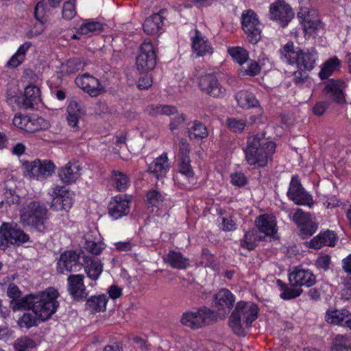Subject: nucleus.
I'll list each match as a JSON object with an SVG mask.
<instances>
[{
  "label": "nucleus",
  "instance_id": "56",
  "mask_svg": "<svg viewBox=\"0 0 351 351\" xmlns=\"http://www.w3.org/2000/svg\"><path fill=\"white\" fill-rule=\"evenodd\" d=\"M23 77L25 81L28 82V84H27L25 88H38L36 84L38 80V76L34 71L29 69H25L23 72Z\"/></svg>",
  "mask_w": 351,
  "mask_h": 351
},
{
  "label": "nucleus",
  "instance_id": "3",
  "mask_svg": "<svg viewBox=\"0 0 351 351\" xmlns=\"http://www.w3.org/2000/svg\"><path fill=\"white\" fill-rule=\"evenodd\" d=\"M49 212L44 203L32 201L20 210L21 223L24 227H29L43 232L47 228Z\"/></svg>",
  "mask_w": 351,
  "mask_h": 351
},
{
  "label": "nucleus",
  "instance_id": "8",
  "mask_svg": "<svg viewBox=\"0 0 351 351\" xmlns=\"http://www.w3.org/2000/svg\"><path fill=\"white\" fill-rule=\"evenodd\" d=\"M39 95L40 89H9L7 101L13 108H31L39 100Z\"/></svg>",
  "mask_w": 351,
  "mask_h": 351
},
{
  "label": "nucleus",
  "instance_id": "4",
  "mask_svg": "<svg viewBox=\"0 0 351 351\" xmlns=\"http://www.w3.org/2000/svg\"><path fill=\"white\" fill-rule=\"evenodd\" d=\"M258 306L243 301L237 303L234 310L229 317V326L238 336H245V327H250L257 318Z\"/></svg>",
  "mask_w": 351,
  "mask_h": 351
},
{
  "label": "nucleus",
  "instance_id": "24",
  "mask_svg": "<svg viewBox=\"0 0 351 351\" xmlns=\"http://www.w3.org/2000/svg\"><path fill=\"white\" fill-rule=\"evenodd\" d=\"M235 302V298L230 291L221 289L215 295L214 304L218 311L230 312Z\"/></svg>",
  "mask_w": 351,
  "mask_h": 351
},
{
  "label": "nucleus",
  "instance_id": "1",
  "mask_svg": "<svg viewBox=\"0 0 351 351\" xmlns=\"http://www.w3.org/2000/svg\"><path fill=\"white\" fill-rule=\"evenodd\" d=\"M282 61L290 65H295L298 71L294 73V81L296 84L304 81L302 71L313 70L318 60V52L315 47L302 49L296 47L291 41L287 42L279 50Z\"/></svg>",
  "mask_w": 351,
  "mask_h": 351
},
{
  "label": "nucleus",
  "instance_id": "28",
  "mask_svg": "<svg viewBox=\"0 0 351 351\" xmlns=\"http://www.w3.org/2000/svg\"><path fill=\"white\" fill-rule=\"evenodd\" d=\"M80 21L81 23H77L74 27L76 33L80 35L99 33L104 29V24L99 21L83 19H80Z\"/></svg>",
  "mask_w": 351,
  "mask_h": 351
},
{
  "label": "nucleus",
  "instance_id": "29",
  "mask_svg": "<svg viewBox=\"0 0 351 351\" xmlns=\"http://www.w3.org/2000/svg\"><path fill=\"white\" fill-rule=\"evenodd\" d=\"M84 271L87 276L93 280H97L103 271V264L97 258L83 256Z\"/></svg>",
  "mask_w": 351,
  "mask_h": 351
},
{
  "label": "nucleus",
  "instance_id": "50",
  "mask_svg": "<svg viewBox=\"0 0 351 351\" xmlns=\"http://www.w3.org/2000/svg\"><path fill=\"white\" fill-rule=\"evenodd\" d=\"M39 319H40L34 313V311L32 313H25L23 316L19 318L18 324L21 328H29L36 326Z\"/></svg>",
  "mask_w": 351,
  "mask_h": 351
},
{
  "label": "nucleus",
  "instance_id": "41",
  "mask_svg": "<svg viewBox=\"0 0 351 351\" xmlns=\"http://www.w3.org/2000/svg\"><path fill=\"white\" fill-rule=\"evenodd\" d=\"M260 240L258 232L255 229L247 230L244 235V238L241 240V246L248 250H254L256 245V242Z\"/></svg>",
  "mask_w": 351,
  "mask_h": 351
},
{
  "label": "nucleus",
  "instance_id": "36",
  "mask_svg": "<svg viewBox=\"0 0 351 351\" xmlns=\"http://www.w3.org/2000/svg\"><path fill=\"white\" fill-rule=\"evenodd\" d=\"M239 106L243 108L255 107L258 101L254 95L246 90H241L235 96Z\"/></svg>",
  "mask_w": 351,
  "mask_h": 351
},
{
  "label": "nucleus",
  "instance_id": "15",
  "mask_svg": "<svg viewBox=\"0 0 351 351\" xmlns=\"http://www.w3.org/2000/svg\"><path fill=\"white\" fill-rule=\"evenodd\" d=\"M191 49L197 57H204L213 53V47L208 39L197 29L189 32Z\"/></svg>",
  "mask_w": 351,
  "mask_h": 351
},
{
  "label": "nucleus",
  "instance_id": "35",
  "mask_svg": "<svg viewBox=\"0 0 351 351\" xmlns=\"http://www.w3.org/2000/svg\"><path fill=\"white\" fill-rule=\"evenodd\" d=\"M111 181L112 185L119 192L125 191L130 183V178L127 174L115 170L112 171Z\"/></svg>",
  "mask_w": 351,
  "mask_h": 351
},
{
  "label": "nucleus",
  "instance_id": "2",
  "mask_svg": "<svg viewBox=\"0 0 351 351\" xmlns=\"http://www.w3.org/2000/svg\"><path fill=\"white\" fill-rule=\"evenodd\" d=\"M276 144L265 137L264 133H258L247 138L245 151L248 165L265 167L272 160Z\"/></svg>",
  "mask_w": 351,
  "mask_h": 351
},
{
  "label": "nucleus",
  "instance_id": "31",
  "mask_svg": "<svg viewBox=\"0 0 351 351\" xmlns=\"http://www.w3.org/2000/svg\"><path fill=\"white\" fill-rule=\"evenodd\" d=\"M337 236L333 231L326 230L319 234L310 241V247L314 249H320L324 245L334 246Z\"/></svg>",
  "mask_w": 351,
  "mask_h": 351
},
{
  "label": "nucleus",
  "instance_id": "59",
  "mask_svg": "<svg viewBox=\"0 0 351 351\" xmlns=\"http://www.w3.org/2000/svg\"><path fill=\"white\" fill-rule=\"evenodd\" d=\"M29 121V116L21 114H16L13 119V124L21 130L27 131V124Z\"/></svg>",
  "mask_w": 351,
  "mask_h": 351
},
{
  "label": "nucleus",
  "instance_id": "32",
  "mask_svg": "<svg viewBox=\"0 0 351 351\" xmlns=\"http://www.w3.org/2000/svg\"><path fill=\"white\" fill-rule=\"evenodd\" d=\"M32 43L26 41L19 46L16 51L12 56L6 63V67L9 69H16L23 63L25 60L26 54Z\"/></svg>",
  "mask_w": 351,
  "mask_h": 351
},
{
  "label": "nucleus",
  "instance_id": "38",
  "mask_svg": "<svg viewBox=\"0 0 351 351\" xmlns=\"http://www.w3.org/2000/svg\"><path fill=\"white\" fill-rule=\"evenodd\" d=\"M88 64V61L84 58H72L67 60L63 66L66 68V73L72 74L80 70Z\"/></svg>",
  "mask_w": 351,
  "mask_h": 351
},
{
  "label": "nucleus",
  "instance_id": "25",
  "mask_svg": "<svg viewBox=\"0 0 351 351\" xmlns=\"http://www.w3.org/2000/svg\"><path fill=\"white\" fill-rule=\"evenodd\" d=\"M168 160L167 153H162L149 165L148 171L158 179L164 178L170 169Z\"/></svg>",
  "mask_w": 351,
  "mask_h": 351
},
{
  "label": "nucleus",
  "instance_id": "26",
  "mask_svg": "<svg viewBox=\"0 0 351 351\" xmlns=\"http://www.w3.org/2000/svg\"><path fill=\"white\" fill-rule=\"evenodd\" d=\"M80 168L77 162H69L64 167L58 171V176L61 180L65 184H71L80 176Z\"/></svg>",
  "mask_w": 351,
  "mask_h": 351
},
{
  "label": "nucleus",
  "instance_id": "34",
  "mask_svg": "<svg viewBox=\"0 0 351 351\" xmlns=\"http://www.w3.org/2000/svg\"><path fill=\"white\" fill-rule=\"evenodd\" d=\"M108 300V298L105 295L92 296L86 301V308L91 313L105 311Z\"/></svg>",
  "mask_w": 351,
  "mask_h": 351
},
{
  "label": "nucleus",
  "instance_id": "53",
  "mask_svg": "<svg viewBox=\"0 0 351 351\" xmlns=\"http://www.w3.org/2000/svg\"><path fill=\"white\" fill-rule=\"evenodd\" d=\"M220 229L225 232L234 231L237 229V223L231 215L226 214L224 216H220Z\"/></svg>",
  "mask_w": 351,
  "mask_h": 351
},
{
  "label": "nucleus",
  "instance_id": "62",
  "mask_svg": "<svg viewBox=\"0 0 351 351\" xmlns=\"http://www.w3.org/2000/svg\"><path fill=\"white\" fill-rule=\"evenodd\" d=\"M214 256L210 254V251L206 248L202 249V260L200 261L201 265L204 267H210L214 263Z\"/></svg>",
  "mask_w": 351,
  "mask_h": 351
},
{
  "label": "nucleus",
  "instance_id": "10",
  "mask_svg": "<svg viewBox=\"0 0 351 351\" xmlns=\"http://www.w3.org/2000/svg\"><path fill=\"white\" fill-rule=\"evenodd\" d=\"M295 16L291 5L285 0H276L269 5V19L286 27Z\"/></svg>",
  "mask_w": 351,
  "mask_h": 351
},
{
  "label": "nucleus",
  "instance_id": "9",
  "mask_svg": "<svg viewBox=\"0 0 351 351\" xmlns=\"http://www.w3.org/2000/svg\"><path fill=\"white\" fill-rule=\"evenodd\" d=\"M0 250H5L9 244L20 245L29 240L28 234L24 232L16 224L3 223L0 228Z\"/></svg>",
  "mask_w": 351,
  "mask_h": 351
},
{
  "label": "nucleus",
  "instance_id": "57",
  "mask_svg": "<svg viewBox=\"0 0 351 351\" xmlns=\"http://www.w3.org/2000/svg\"><path fill=\"white\" fill-rule=\"evenodd\" d=\"M84 247L88 252L94 255L99 254L104 249L102 243L88 240H86Z\"/></svg>",
  "mask_w": 351,
  "mask_h": 351
},
{
  "label": "nucleus",
  "instance_id": "6",
  "mask_svg": "<svg viewBox=\"0 0 351 351\" xmlns=\"http://www.w3.org/2000/svg\"><path fill=\"white\" fill-rule=\"evenodd\" d=\"M217 319V314L206 306H202L195 311L184 312L180 318V323L191 329H199L211 324Z\"/></svg>",
  "mask_w": 351,
  "mask_h": 351
},
{
  "label": "nucleus",
  "instance_id": "16",
  "mask_svg": "<svg viewBox=\"0 0 351 351\" xmlns=\"http://www.w3.org/2000/svg\"><path fill=\"white\" fill-rule=\"evenodd\" d=\"M130 212V200L126 195H118L112 197L108 205V213L114 219L128 215Z\"/></svg>",
  "mask_w": 351,
  "mask_h": 351
},
{
  "label": "nucleus",
  "instance_id": "44",
  "mask_svg": "<svg viewBox=\"0 0 351 351\" xmlns=\"http://www.w3.org/2000/svg\"><path fill=\"white\" fill-rule=\"evenodd\" d=\"M228 51L234 62L241 65L245 62L249 58L247 50L241 47H230Z\"/></svg>",
  "mask_w": 351,
  "mask_h": 351
},
{
  "label": "nucleus",
  "instance_id": "45",
  "mask_svg": "<svg viewBox=\"0 0 351 351\" xmlns=\"http://www.w3.org/2000/svg\"><path fill=\"white\" fill-rule=\"evenodd\" d=\"M348 311L340 312L337 310L328 311L326 315V321L330 324L342 326L346 318L348 317Z\"/></svg>",
  "mask_w": 351,
  "mask_h": 351
},
{
  "label": "nucleus",
  "instance_id": "49",
  "mask_svg": "<svg viewBox=\"0 0 351 351\" xmlns=\"http://www.w3.org/2000/svg\"><path fill=\"white\" fill-rule=\"evenodd\" d=\"M178 172L185 176L187 178H193L194 171L191 165L190 158H178Z\"/></svg>",
  "mask_w": 351,
  "mask_h": 351
},
{
  "label": "nucleus",
  "instance_id": "5",
  "mask_svg": "<svg viewBox=\"0 0 351 351\" xmlns=\"http://www.w3.org/2000/svg\"><path fill=\"white\" fill-rule=\"evenodd\" d=\"M58 292L53 288L47 289L34 298V313L41 320L45 321L56 313L59 306L57 301Z\"/></svg>",
  "mask_w": 351,
  "mask_h": 351
},
{
  "label": "nucleus",
  "instance_id": "48",
  "mask_svg": "<svg viewBox=\"0 0 351 351\" xmlns=\"http://www.w3.org/2000/svg\"><path fill=\"white\" fill-rule=\"evenodd\" d=\"M199 88H219L218 78L214 73H206L199 78Z\"/></svg>",
  "mask_w": 351,
  "mask_h": 351
},
{
  "label": "nucleus",
  "instance_id": "20",
  "mask_svg": "<svg viewBox=\"0 0 351 351\" xmlns=\"http://www.w3.org/2000/svg\"><path fill=\"white\" fill-rule=\"evenodd\" d=\"M289 282L293 287H311L315 283V276L309 270L296 267L290 273Z\"/></svg>",
  "mask_w": 351,
  "mask_h": 351
},
{
  "label": "nucleus",
  "instance_id": "47",
  "mask_svg": "<svg viewBox=\"0 0 351 351\" xmlns=\"http://www.w3.org/2000/svg\"><path fill=\"white\" fill-rule=\"evenodd\" d=\"M350 338L347 335H337L332 341V349L335 351L348 350L350 348Z\"/></svg>",
  "mask_w": 351,
  "mask_h": 351
},
{
  "label": "nucleus",
  "instance_id": "18",
  "mask_svg": "<svg viewBox=\"0 0 351 351\" xmlns=\"http://www.w3.org/2000/svg\"><path fill=\"white\" fill-rule=\"evenodd\" d=\"M292 220L300 229L304 239L311 236L317 229L311 214L304 212L300 208L295 210L293 215Z\"/></svg>",
  "mask_w": 351,
  "mask_h": 351
},
{
  "label": "nucleus",
  "instance_id": "11",
  "mask_svg": "<svg viewBox=\"0 0 351 351\" xmlns=\"http://www.w3.org/2000/svg\"><path fill=\"white\" fill-rule=\"evenodd\" d=\"M138 71L147 73L154 69L156 65V55L151 42H143L139 48V53L136 58Z\"/></svg>",
  "mask_w": 351,
  "mask_h": 351
},
{
  "label": "nucleus",
  "instance_id": "58",
  "mask_svg": "<svg viewBox=\"0 0 351 351\" xmlns=\"http://www.w3.org/2000/svg\"><path fill=\"white\" fill-rule=\"evenodd\" d=\"M325 95L337 103H344L345 95L342 89H325Z\"/></svg>",
  "mask_w": 351,
  "mask_h": 351
},
{
  "label": "nucleus",
  "instance_id": "12",
  "mask_svg": "<svg viewBox=\"0 0 351 351\" xmlns=\"http://www.w3.org/2000/svg\"><path fill=\"white\" fill-rule=\"evenodd\" d=\"M287 196L297 205H306L311 207L314 203L312 196L305 191L297 176L291 178Z\"/></svg>",
  "mask_w": 351,
  "mask_h": 351
},
{
  "label": "nucleus",
  "instance_id": "42",
  "mask_svg": "<svg viewBox=\"0 0 351 351\" xmlns=\"http://www.w3.org/2000/svg\"><path fill=\"white\" fill-rule=\"evenodd\" d=\"M36 295H28L21 299L12 301L11 305L14 311L23 309H32L34 304V298Z\"/></svg>",
  "mask_w": 351,
  "mask_h": 351
},
{
  "label": "nucleus",
  "instance_id": "61",
  "mask_svg": "<svg viewBox=\"0 0 351 351\" xmlns=\"http://www.w3.org/2000/svg\"><path fill=\"white\" fill-rule=\"evenodd\" d=\"M191 152L189 144L186 139L182 138L179 143L178 158H190L189 153Z\"/></svg>",
  "mask_w": 351,
  "mask_h": 351
},
{
  "label": "nucleus",
  "instance_id": "14",
  "mask_svg": "<svg viewBox=\"0 0 351 351\" xmlns=\"http://www.w3.org/2000/svg\"><path fill=\"white\" fill-rule=\"evenodd\" d=\"M23 166L32 177L37 180L44 179L51 175L55 167L52 162L38 159L31 162L25 161Z\"/></svg>",
  "mask_w": 351,
  "mask_h": 351
},
{
  "label": "nucleus",
  "instance_id": "39",
  "mask_svg": "<svg viewBox=\"0 0 351 351\" xmlns=\"http://www.w3.org/2000/svg\"><path fill=\"white\" fill-rule=\"evenodd\" d=\"M208 135L206 127L199 121H194L193 125L189 128V137L191 140L205 138Z\"/></svg>",
  "mask_w": 351,
  "mask_h": 351
},
{
  "label": "nucleus",
  "instance_id": "60",
  "mask_svg": "<svg viewBox=\"0 0 351 351\" xmlns=\"http://www.w3.org/2000/svg\"><path fill=\"white\" fill-rule=\"evenodd\" d=\"M4 200L8 204H19L20 197L14 190L5 188Z\"/></svg>",
  "mask_w": 351,
  "mask_h": 351
},
{
  "label": "nucleus",
  "instance_id": "33",
  "mask_svg": "<svg viewBox=\"0 0 351 351\" xmlns=\"http://www.w3.org/2000/svg\"><path fill=\"white\" fill-rule=\"evenodd\" d=\"M164 261L171 267L178 269H186L189 265V259L180 252L170 250L163 258Z\"/></svg>",
  "mask_w": 351,
  "mask_h": 351
},
{
  "label": "nucleus",
  "instance_id": "63",
  "mask_svg": "<svg viewBox=\"0 0 351 351\" xmlns=\"http://www.w3.org/2000/svg\"><path fill=\"white\" fill-rule=\"evenodd\" d=\"M231 182L233 185L241 187L247 182L246 177L241 173H236L231 176Z\"/></svg>",
  "mask_w": 351,
  "mask_h": 351
},
{
  "label": "nucleus",
  "instance_id": "43",
  "mask_svg": "<svg viewBox=\"0 0 351 351\" xmlns=\"http://www.w3.org/2000/svg\"><path fill=\"white\" fill-rule=\"evenodd\" d=\"M48 123L45 119L38 117H29L27 124V132H35L47 128Z\"/></svg>",
  "mask_w": 351,
  "mask_h": 351
},
{
  "label": "nucleus",
  "instance_id": "55",
  "mask_svg": "<svg viewBox=\"0 0 351 351\" xmlns=\"http://www.w3.org/2000/svg\"><path fill=\"white\" fill-rule=\"evenodd\" d=\"M164 201L162 195L156 190H152L147 193V203L149 206L158 207Z\"/></svg>",
  "mask_w": 351,
  "mask_h": 351
},
{
  "label": "nucleus",
  "instance_id": "21",
  "mask_svg": "<svg viewBox=\"0 0 351 351\" xmlns=\"http://www.w3.org/2000/svg\"><path fill=\"white\" fill-rule=\"evenodd\" d=\"M80 256L75 251H66L60 256L57 263V270L59 273L63 274L64 271H76L78 267L77 262Z\"/></svg>",
  "mask_w": 351,
  "mask_h": 351
},
{
  "label": "nucleus",
  "instance_id": "22",
  "mask_svg": "<svg viewBox=\"0 0 351 351\" xmlns=\"http://www.w3.org/2000/svg\"><path fill=\"white\" fill-rule=\"evenodd\" d=\"M298 16L300 20L302 29L306 38L315 37L317 31L320 27V21L318 20H312L308 10H301L298 13Z\"/></svg>",
  "mask_w": 351,
  "mask_h": 351
},
{
  "label": "nucleus",
  "instance_id": "13",
  "mask_svg": "<svg viewBox=\"0 0 351 351\" xmlns=\"http://www.w3.org/2000/svg\"><path fill=\"white\" fill-rule=\"evenodd\" d=\"M167 15L168 10L162 8L146 18L143 25L145 33L150 36L162 34Z\"/></svg>",
  "mask_w": 351,
  "mask_h": 351
},
{
  "label": "nucleus",
  "instance_id": "23",
  "mask_svg": "<svg viewBox=\"0 0 351 351\" xmlns=\"http://www.w3.org/2000/svg\"><path fill=\"white\" fill-rule=\"evenodd\" d=\"M66 120L69 126L78 129L79 120L86 115V109L84 106L75 100H71L66 108Z\"/></svg>",
  "mask_w": 351,
  "mask_h": 351
},
{
  "label": "nucleus",
  "instance_id": "19",
  "mask_svg": "<svg viewBox=\"0 0 351 351\" xmlns=\"http://www.w3.org/2000/svg\"><path fill=\"white\" fill-rule=\"evenodd\" d=\"M84 279L82 274H71L67 278L69 294L73 299L79 301L84 300L88 295Z\"/></svg>",
  "mask_w": 351,
  "mask_h": 351
},
{
  "label": "nucleus",
  "instance_id": "7",
  "mask_svg": "<svg viewBox=\"0 0 351 351\" xmlns=\"http://www.w3.org/2000/svg\"><path fill=\"white\" fill-rule=\"evenodd\" d=\"M241 25L247 41L256 45L262 34V24L256 12L252 9L244 10L241 16Z\"/></svg>",
  "mask_w": 351,
  "mask_h": 351
},
{
  "label": "nucleus",
  "instance_id": "27",
  "mask_svg": "<svg viewBox=\"0 0 351 351\" xmlns=\"http://www.w3.org/2000/svg\"><path fill=\"white\" fill-rule=\"evenodd\" d=\"M255 223L258 230L267 236H271L276 232V221L274 216L264 214L258 216Z\"/></svg>",
  "mask_w": 351,
  "mask_h": 351
},
{
  "label": "nucleus",
  "instance_id": "46",
  "mask_svg": "<svg viewBox=\"0 0 351 351\" xmlns=\"http://www.w3.org/2000/svg\"><path fill=\"white\" fill-rule=\"evenodd\" d=\"M227 128L234 133H241L247 125L245 119L230 117L226 119Z\"/></svg>",
  "mask_w": 351,
  "mask_h": 351
},
{
  "label": "nucleus",
  "instance_id": "64",
  "mask_svg": "<svg viewBox=\"0 0 351 351\" xmlns=\"http://www.w3.org/2000/svg\"><path fill=\"white\" fill-rule=\"evenodd\" d=\"M7 294L12 301L18 300L21 295V291L14 284H10L8 288Z\"/></svg>",
  "mask_w": 351,
  "mask_h": 351
},
{
  "label": "nucleus",
  "instance_id": "17",
  "mask_svg": "<svg viewBox=\"0 0 351 351\" xmlns=\"http://www.w3.org/2000/svg\"><path fill=\"white\" fill-rule=\"evenodd\" d=\"M51 196L53 198L51 207L57 210H68L73 205L72 194L64 186L53 188Z\"/></svg>",
  "mask_w": 351,
  "mask_h": 351
},
{
  "label": "nucleus",
  "instance_id": "52",
  "mask_svg": "<svg viewBox=\"0 0 351 351\" xmlns=\"http://www.w3.org/2000/svg\"><path fill=\"white\" fill-rule=\"evenodd\" d=\"M36 346L35 341L28 337H22L17 339L14 343V347L17 351H27L28 349L34 348Z\"/></svg>",
  "mask_w": 351,
  "mask_h": 351
},
{
  "label": "nucleus",
  "instance_id": "54",
  "mask_svg": "<svg viewBox=\"0 0 351 351\" xmlns=\"http://www.w3.org/2000/svg\"><path fill=\"white\" fill-rule=\"evenodd\" d=\"M34 16L35 19L43 25L47 21L46 5L43 1L37 3L34 8Z\"/></svg>",
  "mask_w": 351,
  "mask_h": 351
},
{
  "label": "nucleus",
  "instance_id": "40",
  "mask_svg": "<svg viewBox=\"0 0 351 351\" xmlns=\"http://www.w3.org/2000/svg\"><path fill=\"white\" fill-rule=\"evenodd\" d=\"M278 286L280 287L281 293L280 298L284 300H290L298 297L301 293L302 289L298 287H289L285 285L281 280L278 279L276 281Z\"/></svg>",
  "mask_w": 351,
  "mask_h": 351
},
{
  "label": "nucleus",
  "instance_id": "51",
  "mask_svg": "<svg viewBox=\"0 0 351 351\" xmlns=\"http://www.w3.org/2000/svg\"><path fill=\"white\" fill-rule=\"evenodd\" d=\"M62 18L70 21L77 15L75 0H69L64 3L62 10Z\"/></svg>",
  "mask_w": 351,
  "mask_h": 351
},
{
  "label": "nucleus",
  "instance_id": "37",
  "mask_svg": "<svg viewBox=\"0 0 351 351\" xmlns=\"http://www.w3.org/2000/svg\"><path fill=\"white\" fill-rule=\"evenodd\" d=\"M75 83L77 88H101L100 81L88 73L78 75Z\"/></svg>",
  "mask_w": 351,
  "mask_h": 351
},
{
  "label": "nucleus",
  "instance_id": "30",
  "mask_svg": "<svg viewBox=\"0 0 351 351\" xmlns=\"http://www.w3.org/2000/svg\"><path fill=\"white\" fill-rule=\"evenodd\" d=\"M341 67V61L335 56L326 60L321 66L319 77L322 80H327Z\"/></svg>",
  "mask_w": 351,
  "mask_h": 351
}]
</instances>
